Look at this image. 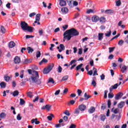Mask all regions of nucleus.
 I'll return each mask as SVG.
<instances>
[{
	"mask_svg": "<svg viewBox=\"0 0 128 128\" xmlns=\"http://www.w3.org/2000/svg\"><path fill=\"white\" fill-rule=\"evenodd\" d=\"M84 64H80V65H78L76 67V70H80L82 68V66Z\"/></svg>",
	"mask_w": 128,
	"mask_h": 128,
	"instance_id": "nucleus-38",
	"label": "nucleus"
},
{
	"mask_svg": "<svg viewBox=\"0 0 128 128\" xmlns=\"http://www.w3.org/2000/svg\"><path fill=\"white\" fill-rule=\"evenodd\" d=\"M120 36V34H118L116 36L113 38H112L111 39V40H114V38H118V36Z\"/></svg>",
	"mask_w": 128,
	"mask_h": 128,
	"instance_id": "nucleus-53",
	"label": "nucleus"
},
{
	"mask_svg": "<svg viewBox=\"0 0 128 128\" xmlns=\"http://www.w3.org/2000/svg\"><path fill=\"white\" fill-rule=\"evenodd\" d=\"M114 48H116V47L109 48V52L110 54L111 52H114Z\"/></svg>",
	"mask_w": 128,
	"mask_h": 128,
	"instance_id": "nucleus-44",
	"label": "nucleus"
},
{
	"mask_svg": "<svg viewBox=\"0 0 128 128\" xmlns=\"http://www.w3.org/2000/svg\"><path fill=\"white\" fill-rule=\"evenodd\" d=\"M20 26L22 30H27L29 32H32L34 30V28L30 26H28V24L26 22H21Z\"/></svg>",
	"mask_w": 128,
	"mask_h": 128,
	"instance_id": "nucleus-3",
	"label": "nucleus"
},
{
	"mask_svg": "<svg viewBox=\"0 0 128 128\" xmlns=\"http://www.w3.org/2000/svg\"><path fill=\"white\" fill-rule=\"evenodd\" d=\"M128 69V66H122V68L121 69V72H122V73L124 72H126V70Z\"/></svg>",
	"mask_w": 128,
	"mask_h": 128,
	"instance_id": "nucleus-29",
	"label": "nucleus"
},
{
	"mask_svg": "<svg viewBox=\"0 0 128 128\" xmlns=\"http://www.w3.org/2000/svg\"><path fill=\"white\" fill-rule=\"evenodd\" d=\"M36 58H38L40 56V52L38 51L36 53Z\"/></svg>",
	"mask_w": 128,
	"mask_h": 128,
	"instance_id": "nucleus-48",
	"label": "nucleus"
},
{
	"mask_svg": "<svg viewBox=\"0 0 128 128\" xmlns=\"http://www.w3.org/2000/svg\"><path fill=\"white\" fill-rule=\"evenodd\" d=\"M98 38V40H102V38H104V34L99 33Z\"/></svg>",
	"mask_w": 128,
	"mask_h": 128,
	"instance_id": "nucleus-22",
	"label": "nucleus"
},
{
	"mask_svg": "<svg viewBox=\"0 0 128 128\" xmlns=\"http://www.w3.org/2000/svg\"><path fill=\"white\" fill-rule=\"evenodd\" d=\"M14 64H20V58L16 56L14 58Z\"/></svg>",
	"mask_w": 128,
	"mask_h": 128,
	"instance_id": "nucleus-12",
	"label": "nucleus"
},
{
	"mask_svg": "<svg viewBox=\"0 0 128 128\" xmlns=\"http://www.w3.org/2000/svg\"><path fill=\"white\" fill-rule=\"evenodd\" d=\"M99 20L101 24H104V22H106V18L101 17L100 18Z\"/></svg>",
	"mask_w": 128,
	"mask_h": 128,
	"instance_id": "nucleus-20",
	"label": "nucleus"
},
{
	"mask_svg": "<svg viewBox=\"0 0 128 128\" xmlns=\"http://www.w3.org/2000/svg\"><path fill=\"white\" fill-rule=\"evenodd\" d=\"M18 91L16 90L12 93V94L13 96H18Z\"/></svg>",
	"mask_w": 128,
	"mask_h": 128,
	"instance_id": "nucleus-23",
	"label": "nucleus"
},
{
	"mask_svg": "<svg viewBox=\"0 0 128 128\" xmlns=\"http://www.w3.org/2000/svg\"><path fill=\"white\" fill-rule=\"evenodd\" d=\"M60 6H66V2L64 0H61L60 2Z\"/></svg>",
	"mask_w": 128,
	"mask_h": 128,
	"instance_id": "nucleus-14",
	"label": "nucleus"
},
{
	"mask_svg": "<svg viewBox=\"0 0 128 128\" xmlns=\"http://www.w3.org/2000/svg\"><path fill=\"white\" fill-rule=\"evenodd\" d=\"M78 2H76V1L73 2L72 6H78Z\"/></svg>",
	"mask_w": 128,
	"mask_h": 128,
	"instance_id": "nucleus-50",
	"label": "nucleus"
},
{
	"mask_svg": "<svg viewBox=\"0 0 128 128\" xmlns=\"http://www.w3.org/2000/svg\"><path fill=\"white\" fill-rule=\"evenodd\" d=\"M78 108L80 109V112H84V110H86V106L84 104H82L78 106Z\"/></svg>",
	"mask_w": 128,
	"mask_h": 128,
	"instance_id": "nucleus-10",
	"label": "nucleus"
},
{
	"mask_svg": "<svg viewBox=\"0 0 128 128\" xmlns=\"http://www.w3.org/2000/svg\"><path fill=\"white\" fill-rule=\"evenodd\" d=\"M6 84L4 82H2L0 84V86L1 88H6Z\"/></svg>",
	"mask_w": 128,
	"mask_h": 128,
	"instance_id": "nucleus-36",
	"label": "nucleus"
},
{
	"mask_svg": "<svg viewBox=\"0 0 128 128\" xmlns=\"http://www.w3.org/2000/svg\"><path fill=\"white\" fill-rule=\"evenodd\" d=\"M62 72V66H58V72L60 73Z\"/></svg>",
	"mask_w": 128,
	"mask_h": 128,
	"instance_id": "nucleus-42",
	"label": "nucleus"
},
{
	"mask_svg": "<svg viewBox=\"0 0 128 128\" xmlns=\"http://www.w3.org/2000/svg\"><path fill=\"white\" fill-rule=\"evenodd\" d=\"M28 80L30 84H42V80L40 79V76L38 71H33L32 74L29 78Z\"/></svg>",
	"mask_w": 128,
	"mask_h": 128,
	"instance_id": "nucleus-2",
	"label": "nucleus"
},
{
	"mask_svg": "<svg viewBox=\"0 0 128 128\" xmlns=\"http://www.w3.org/2000/svg\"><path fill=\"white\" fill-rule=\"evenodd\" d=\"M124 106V102H122L118 104V108H122Z\"/></svg>",
	"mask_w": 128,
	"mask_h": 128,
	"instance_id": "nucleus-24",
	"label": "nucleus"
},
{
	"mask_svg": "<svg viewBox=\"0 0 128 128\" xmlns=\"http://www.w3.org/2000/svg\"><path fill=\"white\" fill-rule=\"evenodd\" d=\"M84 98H84L85 100H88L90 98H91V96L90 95H88V94H86V92L84 94Z\"/></svg>",
	"mask_w": 128,
	"mask_h": 128,
	"instance_id": "nucleus-25",
	"label": "nucleus"
},
{
	"mask_svg": "<svg viewBox=\"0 0 128 128\" xmlns=\"http://www.w3.org/2000/svg\"><path fill=\"white\" fill-rule=\"evenodd\" d=\"M10 78H12L11 76H8V74H6L4 76V80H6V82H8L10 81Z\"/></svg>",
	"mask_w": 128,
	"mask_h": 128,
	"instance_id": "nucleus-15",
	"label": "nucleus"
},
{
	"mask_svg": "<svg viewBox=\"0 0 128 128\" xmlns=\"http://www.w3.org/2000/svg\"><path fill=\"white\" fill-rule=\"evenodd\" d=\"M72 0H67V2L69 6H70V8H72V3H73Z\"/></svg>",
	"mask_w": 128,
	"mask_h": 128,
	"instance_id": "nucleus-19",
	"label": "nucleus"
},
{
	"mask_svg": "<svg viewBox=\"0 0 128 128\" xmlns=\"http://www.w3.org/2000/svg\"><path fill=\"white\" fill-rule=\"evenodd\" d=\"M52 118H54V116L52 114H50V116H48L47 118L48 120H52Z\"/></svg>",
	"mask_w": 128,
	"mask_h": 128,
	"instance_id": "nucleus-26",
	"label": "nucleus"
},
{
	"mask_svg": "<svg viewBox=\"0 0 128 128\" xmlns=\"http://www.w3.org/2000/svg\"><path fill=\"white\" fill-rule=\"evenodd\" d=\"M6 114L4 112H2L0 114V118H6Z\"/></svg>",
	"mask_w": 128,
	"mask_h": 128,
	"instance_id": "nucleus-35",
	"label": "nucleus"
},
{
	"mask_svg": "<svg viewBox=\"0 0 128 128\" xmlns=\"http://www.w3.org/2000/svg\"><path fill=\"white\" fill-rule=\"evenodd\" d=\"M80 108H78L75 109L74 111V114H80Z\"/></svg>",
	"mask_w": 128,
	"mask_h": 128,
	"instance_id": "nucleus-21",
	"label": "nucleus"
},
{
	"mask_svg": "<svg viewBox=\"0 0 128 128\" xmlns=\"http://www.w3.org/2000/svg\"><path fill=\"white\" fill-rule=\"evenodd\" d=\"M100 120L102 122H104V120H106V115H104V114H101L100 116Z\"/></svg>",
	"mask_w": 128,
	"mask_h": 128,
	"instance_id": "nucleus-27",
	"label": "nucleus"
},
{
	"mask_svg": "<svg viewBox=\"0 0 128 128\" xmlns=\"http://www.w3.org/2000/svg\"><path fill=\"white\" fill-rule=\"evenodd\" d=\"M108 108H110V106H112V102H110V100H108Z\"/></svg>",
	"mask_w": 128,
	"mask_h": 128,
	"instance_id": "nucleus-59",
	"label": "nucleus"
},
{
	"mask_svg": "<svg viewBox=\"0 0 128 128\" xmlns=\"http://www.w3.org/2000/svg\"><path fill=\"white\" fill-rule=\"evenodd\" d=\"M78 32L74 28L67 30L64 34V38L63 42H65V40H70V39L72 36H78Z\"/></svg>",
	"mask_w": 128,
	"mask_h": 128,
	"instance_id": "nucleus-1",
	"label": "nucleus"
},
{
	"mask_svg": "<svg viewBox=\"0 0 128 128\" xmlns=\"http://www.w3.org/2000/svg\"><path fill=\"white\" fill-rule=\"evenodd\" d=\"M36 20L34 21V23H33V26H36V24H40V14H38L36 15Z\"/></svg>",
	"mask_w": 128,
	"mask_h": 128,
	"instance_id": "nucleus-4",
	"label": "nucleus"
},
{
	"mask_svg": "<svg viewBox=\"0 0 128 128\" xmlns=\"http://www.w3.org/2000/svg\"><path fill=\"white\" fill-rule=\"evenodd\" d=\"M74 62H76V60H72L70 62V65L72 66V64H74Z\"/></svg>",
	"mask_w": 128,
	"mask_h": 128,
	"instance_id": "nucleus-63",
	"label": "nucleus"
},
{
	"mask_svg": "<svg viewBox=\"0 0 128 128\" xmlns=\"http://www.w3.org/2000/svg\"><path fill=\"white\" fill-rule=\"evenodd\" d=\"M108 98H114V94L112 93V92H110V93L108 94Z\"/></svg>",
	"mask_w": 128,
	"mask_h": 128,
	"instance_id": "nucleus-39",
	"label": "nucleus"
},
{
	"mask_svg": "<svg viewBox=\"0 0 128 128\" xmlns=\"http://www.w3.org/2000/svg\"><path fill=\"white\" fill-rule=\"evenodd\" d=\"M95 110H96V108L94 106H92L88 110V112H89V114H94Z\"/></svg>",
	"mask_w": 128,
	"mask_h": 128,
	"instance_id": "nucleus-13",
	"label": "nucleus"
},
{
	"mask_svg": "<svg viewBox=\"0 0 128 128\" xmlns=\"http://www.w3.org/2000/svg\"><path fill=\"white\" fill-rule=\"evenodd\" d=\"M60 90H56L54 93L55 96H58V94H60Z\"/></svg>",
	"mask_w": 128,
	"mask_h": 128,
	"instance_id": "nucleus-51",
	"label": "nucleus"
},
{
	"mask_svg": "<svg viewBox=\"0 0 128 128\" xmlns=\"http://www.w3.org/2000/svg\"><path fill=\"white\" fill-rule=\"evenodd\" d=\"M38 33L40 36H42V34H44V31L42 30L41 29L39 30Z\"/></svg>",
	"mask_w": 128,
	"mask_h": 128,
	"instance_id": "nucleus-62",
	"label": "nucleus"
},
{
	"mask_svg": "<svg viewBox=\"0 0 128 128\" xmlns=\"http://www.w3.org/2000/svg\"><path fill=\"white\" fill-rule=\"evenodd\" d=\"M54 44H51L50 47V50H54V49L52 48H54Z\"/></svg>",
	"mask_w": 128,
	"mask_h": 128,
	"instance_id": "nucleus-58",
	"label": "nucleus"
},
{
	"mask_svg": "<svg viewBox=\"0 0 128 128\" xmlns=\"http://www.w3.org/2000/svg\"><path fill=\"white\" fill-rule=\"evenodd\" d=\"M32 62V60H30L26 59L23 61V64H30V62Z\"/></svg>",
	"mask_w": 128,
	"mask_h": 128,
	"instance_id": "nucleus-30",
	"label": "nucleus"
},
{
	"mask_svg": "<svg viewBox=\"0 0 128 128\" xmlns=\"http://www.w3.org/2000/svg\"><path fill=\"white\" fill-rule=\"evenodd\" d=\"M116 6H120L122 4V2L120 0H118L116 2Z\"/></svg>",
	"mask_w": 128,
	"mask_h": 128,
	"instance_id": "nucleus-32",
	"label": "nucleus"
},
{
	"mask_svg": "<svg viewBox=\"0 0 128 128\" xmlns=\"http://www.w3.org/2000/svg\"><path fill=\"white\" fill-rule=\"evenodd\" d=\"M50 108H52V106L50 104H46L45 106H42L41 108V110H48V112H50Z\"/></svg>",
	"mask_w": 128,
	"mask_h": 128,
	"instance_id": "nucleus-8",
	"label": "nucleus"
},
{
	"mask_svg": "<svg viewBox=\"0 0 128 128\" xmlns=\"http://www.w3.org/2000/svg\"><path fill=\"white\" fill-rule=\"evenodd\" d=\"M90 12H94V10L92 9H89L87 10L86 14H90Z\"/></svg>",
	"mask_w": 128,
	"mask_h": 128,
	"instance_id": "nucleus-54",
	"label": "nucleus"
},
{
	"mask_svg": "<svg viewBox=\"0 0 128 128\" xmlns=\"http://www.w3.org/2000/svg\"><path fill=\"white\" fill-rule=\"evenodd\" d=\"M124 42L123 40H120L118 42V46H122L124 44Z\"/></svg>",
	"mask_w": 128,
	"mask_h": 128,
	"instance_id": "nucleus-40",
	"label": "nucleus"
},
{
	"mask_svg": "<svg viewBox=\"0 0 128 128\" xmlns=\"http://www.w3.org/2000/svg\"><path fill=\"white\" fill-rule=\"evenodd\" d=\"M34 38L33 36H30V35H26V38Z\"/></svg>",
	"mask_w": 128,
	"mask_h": 128,
	"instance_id": "nucleus-61",
	"label": "nucleus"
},
{
	"mask_svg": "<svg viewBox=\"0 0 128 128\" xmlns=\"http://www.w3.org/2000/svg\"><path fill=\"white\" fill-rule=\"evenodd\" d=\"M124 96V94L122 92H118V94H116L115 96V99L117 100H118L120 98H122V96Z\"/></svg>",
	"mask_w": 128,
	"mask_h": 128,
	"instance_id": "nucleus-9",
	"label": "nucleus"
},
{
	"mask_svg": "<svg viewBox=\"0 0 128 128\" xmlns=\"http://www.w3.org/2000/svg\"><path fill=\"white\" fill-rule=\"evenodd\" d=\"M108 90L104 91V98H108Z\"/></svg>",
	"mask_w": 128,
	"mask_h": 128,
	"instance_id": "nucleus-57",
	"label": "nucleus"
},
{
	"mask_svg": "<svg viewBox=\"0 0 128 128\" xmlns=\"http://www.w3.org/2000/svg\"><path fill=\"white\" fill-rule=\"evenodd\" d=\"M92 85L94 86H96V81L94 80H93L92 82Z\"/></svg>",
	"mask_w": 128,
	"mask_h": 128,
	"instance_id": "nucleus-55",
	"label": "nucleus"
},
{
	"mask_svg": "<svg viewBox=\"0 0 128 128\" xmlns=\"http://www.w3.org/2000/svg\"><path fill=\"white\" fill-rule=\"evenodd\" d=\"M76 126L74 124H72L69 128H76Z\"/></svg>",
	"mask_w": 128,
	"mask_h": 128,
	"instance_id": "nucleus-64",
	"label": "nucleus"
},
{
	"mask_svg": "<svg viewBox=\"0 0 128 128\" xmlns=\"http://www.w3.org/2000/svg\"><path fill=\"white\" fill-rule=\"evenodd\" d=\"M16 120H22V116H20V114H18L16 116Z\"/></svg>",
	"mask_w": 128,
	"mask_h": 128,
	"instance_id": "nucleus-47",
	"label": "nucleus"
},
{
	"mask_svg": "<svg viewBox=\"0 0 128 128\" xmlns=\"http://www.w3.org/2000/svg\"><path fill=\"white\" fill-rule=\"evenodd\" d=\"M48 82H51V84H54V80L52 78H49Z\"/></svg>",
	"mask_w": 128,
	"mask_h": 128,
	"instance_id": "nucleus-41",
	"label": "nucleus"
},
{
	"mask_svg": "<svg viewBox=\"0 0 128 128\" xmlns=\"http://www.w3.org/2000/svg\"><path fill=\"white\" fill-rule=\"evenodd\" d=\"M57 58L58 60H60V58L64 60V56H62V55H60V54H57Z\"/></svg>",
	"mask_w": 128,
	"mask_h": 128,
	"instance_id": "nucleus-46",
	"label": "nucleus"
},
{
	"mask_svg": "<svg viewBox=\"0 0 128 128\" xmlns=\"http://www.w3.org/2000/svg\"><path fill=\"white\" fill-rule=\"evenodd\" d=\"M27 50H28V54H30V52H34V49L32 48V47H28Z\"/></svg>",
	"mask_w": 128,
	"mask_h": 128,
	"instance_id": "nucleus-33",
	"label": "nucleus"
},
{
	"mask_svg": "<svg viewBox=\"0 0 128 128\" xmlns=\"http://www.w3.org/2000/svg\"><path fill=\"white\" fill-rule=\"evenodd\" d=\"M120 84H122V82H120L119 84L117 83L114 86H111L110 88H109L110 92H112L114 90H116V88H118V87L120 86Z\"/></svg>",
	"mask_w": 128,
	"mask_h": 128,
	"instance_id": "nucleus-6",
	"label": "nucleus"
},
{
	"mask_svg": "<svg viewBox=\"0 0 128 128\" xmlns=\"http://www.w3.org/2000/svg\"><path fill=\"white\" fill-rule=\"evenodd\" d=\"M64 114H66V116H70V112L68 110H66L65 112H64Z\"/></svg>",
	"mask_w": 128,
	"mask_h": 128,
	"instance_id": "nucleus-43",
	"label": "nucleus"
},
{
	"mask_svg": "<svg viewBox=\"0 0 128 128\" xmlns=\"http://www.w3.org/2000/svg\"><path fill=\"white\" fill-rule=\"evenodd\" d=\"M92 20L93 22H98L100 20V17L96 15H94L92 18Z\"/></svg>",
	"mask_w": 128,
	"mask_h": 128,
	"instance_id": "nucleus-7",
	"label": "nucleus"
},
{
	"mask_svg": "<svg viewBox=\"0 0 128 128\" xmlns=\"http://www.w3.org/2000/svg\"><path fill=\"white\" fill-rule=\"evenodd\" d=\"M76 101L74 100H71L70 102H68V106H70V104H74Z\"/></svg>",
	"mask_w": 128,
	"mask_h": 128,
	"instance_id": "nucleus-37",
	"label": "nucleus"
},
{
	"mask_svg": "<svg viewBox=\"0 0 128 128\" xmlns=\"http://www.w3.org/2000/svg\"><path fill=\"white\" fill-rule=\"evenodd\" d=\"M32 124H34L35 122V124H40V121H38V118L32 119Z\"/></svg>",
	"mask_w": 128,
	"mask_h": 128,
	"instance_id": "nucleus-17",
	"label": "nucleus"
},
{
	"mask_svg": "<svg viewBox=\"0 0 128 128\" xmlns=\"http://www.w3.org/2000/svg\"><path fill=\"white\" fill-rule=\"evenodd\" d=\"M54 66L52 65L48 66L47 68L44 69V74H48V72H50V70H52Z\"/></svg>",
	"mask_w": 128,
	"mask_h": 128,
	"instance_id": "nucleus-5",
	"label": "nucleus"
},
{
	"mask_svg": "<svg viewBox=\"0 0 128 128\" xmlns=\"http://www.w3.org/2000/svg\"><path fill=\"white\" fill-rule=\"evenodd\" d=\"M68 76H64L62 78V80H68Z\"/></svg>",
	"mask_w": 128,
	"mask_h": 128,
	"instance_id": "nucleus-45",
	"label": "nucleus"
},
{
	"mask_svg": "<svg viewBox=\"0 0 128 128\" xmlns=\"http://www.w3.org/2000/svg\"><path fill=\"white\" fill-rule=\"evenodd\" d=\"M110 34H112V31L110 30L107 31L105 34L106 36H108V38L110 36Z\"/></svg>",
	"mask_w": 128,
	"mask_h": 128,
	"instance_id": "nucleus-28",
	"label": "nucleus"
},
{
	"mask_svg": "<svg viewBox=\"0 0 128 128\" xmlns=\"http://www.w3.org/2000/svg\"><path fill=\"white\" fill-rule=\"evenodd\" d=\"M24 100L22 98H20V104H21L22 106V104H24Z\"/></svg>",
	"mask_w": 128,
	"mask_h": 128,
	"instance_id": "nucleus-49",
	"label": "nucleus"
},
{
	"mask_svg": "<svg viewBox=\"0 0 128 128\" xmlns=\"http://www.w3.org/2000/svg\"><path fill=\"white\" fill-rule=\"evenodd\" d=\"M8 46L10 48H14V46H16V43L14 42H10L8 44Z\"/></svg>",
	"mask_w": 128,
	"mask_h": 128,
	"instance_id": "nucleus-18",
	"label": "nucleus"
},
{
	"mask_svg": "<svg viewBox=\"0 0 128 128\" xmlns=\"http://www.w3.org/2000/svg\"><path fill=\"white\" fill-rule=\"evenodd\" d=\"M61 12L62 14H68V8L66 7H63L61 8Z\"/></svg>",
	"mask_w": 128,
	"mask_h": 128,
	"instance_id": "nucleus-11",
	"label": "nucleus"
},
{
	"mask_svg": "<svg viewBox=\"0 0 128 128\" xmlns=\"http://www.w3.org/2000/svg\"><path fill=\"white\" fill-rule=\"evenodd\" d=\"M0 32L2 34H4L6 32V28H4V26H0Z\"/></svg>",
	"mask_w": 128,
	"mask_h": 128,
	"instance_id": "nucleus-31",
	"label": "nucleus"
},
{
	"mask_svg": "<svg viewBox=\"0 0 128 128\" xmlns=\"http://www.w3.org/2000/svg\"><path fill=\"white\" fill-rule=\"evenodd\" d=\"M82 54V49L79 48L78 52V54Z\"/></svg>",
	"mask_w": 128,
	"mask_h": 128,
	"instance_id": "nucleus-60",
	"label": "nucleus"
},
{
	"mask_svg": "<svg viewBox=\"0 0 128 128\" xmlns=\"http://www.w3.org/2000/svg\"><path fill=\"white\" fill-rule=\"evenodd\" d=\"M60 49H59L58 52H62V50H64V45L63 44H60Z\"/></svg>",
	"mask_w": 128,
	"mask_h": 128,
	"instance_id": "nucleus-16",
	"label": "nucleus"
},
{
	"mask_svg": "<svg viewBox=\"0 0 128 128\" xmlns=\"http://www.w3.org/2000/svg\"><path fill=\"white\" fill-rule=\"evenodd\" d=\"M93 70H94L93 76H98V70H96V68H93Z\"/></svg>",
	"mask_w": 128,
	"mask_h": 128,
	"instance_id": "nucleus-34",
	"label": "nucleus"
},
{
	"mask_svg": "<svg viewBox=\"0 0 128 128\" xmlns=\"http://www.w3.org/2000/svg\"><path fill=\"white\" fill-rule=\"evenodd\" d=\"M68 28V26L66 25V24L62 26V28H64V30H66V28Z\"/></svg>",
	"mask_w": 128,
	"mask_h": 128,
	"instance_id": "nucleus-56",
	"label": "nucleus"
},
{
	"mask_svg": "<svg viewBox=\"0 0 128 128\" xmlns=\"http://www.w3.org/2000/svg\"><path fill=\"white\" fill-rule=\"evenodd\" d=\"M77 92L78 94V96H80V94H82V90L78 89L77 90Z\"/></svg>",
	"mask_w": 128,
	"mask_h": 128,
	"instance_id": "nucleus-52",
	"label": "nucleus"
}]
</instances>
